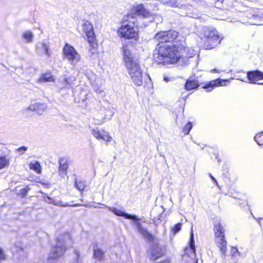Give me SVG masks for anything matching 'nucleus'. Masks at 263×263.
<instances>
[{"label":"nucleus","mask_w":263,"mask_h":263,"mask_svg":"<svg viewBox=\"0 0 263 263\" xmlns=\"http://www.w3.org/2000/svg\"><path fill=\"white\" fill-rule=\"evenodd\" d=\"M75 186L79 191L82 192L84 190L86 184L84 181L76 180L75 181Z\"/></svg>","instance_id":"bb28decb"},{"label":"nucleus","mask_w":263,"mask_h":263,"mask_svg":"<svg viewBox=\"0 0 263 263\" xmlns=\"http://www.w3.org/2000/svg\"><path fill=\"white\" fill-rule=\"evenodd\" d=\"M66 251L64 246H58L57 244L53 246L51 252L49 253L48 259L52 260L57 259L62 256Z\"/></svg>","instance_id":"9b49d317"},{"label":"nucleus","mask_w":263,"mask_h":263,"mask_svg":"<svg viewBox=\"0 0 263 263\" xmlns=\"http://www.w3.org/2000/svg\"><path fill=\"white\" fill-rule=\"evenodd\" d=\"M112 212L115 215L119 216H123V215H124V212L122 211H121L119 209H118L117 208H114L112 210Z\"/></svg>","instance_id":"72a5a7b5"},{"label":"nucleus","mask_w":263,"mask_h":263,"mask_svg":"<svg viewBox=\"0 0 263 263\" xmlns=\"http://www.w3.org/2000/svg\"><path fill=\"white\" fill-rule=\"evenodd\" d=\"M122 51L124 65L133 82L137 86H141L143 84V72L139 60L131 52L128 44L122 46Z\"/></svg>","instance_id":"f03ea898"},{"label":"nucleus","mask_w":263,"mask_h":263,"mask_svg":"<svg viewBox=\"0 0 263 263\" xmlns=\"http://www.w3.org/2000/svg\"><path fill=\"white\" fill-rule=\"evenodd\" d=\"M74 253L76 255L77 259H79L80 258V252L79 251L75 249L74 250Z\"/></svg>","instance_id":"4c0bfd02"},{"label":"nucleus","mask_w":263,"mask_h":263,"mask_svg":"<svg viewBox=\"0 0 263 263\" xmlns=\"http://www.w3.org/2000/svg\"><path fill=\"white\" fill-rule=\"evenodd\" d=\"M123 217L126 219H132V220H136V222L139 221V219L137 218V216L135 215H130V214L124 213Z\"/></svg>","instance_id":"7c9ffc66"},{"label":"nucleus","mask_w":263,"mask_h":263,"mask_svg":"<svg viewBox=\"0 0 263 263\" xmlns=\"http://www.w3.org/2000/svg\"><path fill=\"white\" fill-rule=\"evenodd\" d=\"M126 15L135 18H137L136 16H139L144 18H149L152 15L151 12L142 3L132 5Z\"/></svg>","instance_id":"0eeeda50"},{"label":"nucleus","mask_w":263,"mask_h":263,"mask_svg":"<svg viewBox=\"0 0 263 263\" xmlns=\"http://www.w3.org/2000/svg\"><path fill=\"white\" fill-rule=\"evenodd\" d=\"M249 83L255 84L258 81L263 80V72L258 70L249 71L247 73Z\"/></svg>","instance_id":"ddd939ff"},{"label":"nucleus","mask_w":263,"mask_h":263,"mask_svg":"<svg viewBox=\"0 0 263 263\" xmlns=\"http://www.w3.org/2000/svg\"><path fill=\"white\" fill-rule=\"evenodd\" d=\"M154 39L157 42L154 59L159 65L176 63L182 58V52L186 50L185 39L180 37V33L174 29L158 31Z\"/></svg>","instance_id":"f257e3e1"},{"label":"nucleus","mask_w":263,"mask_h":263,"mask_svg":"<svg viewBox=\"0 0 263 263\" xmlns=\"http://www.w3.org/2000/svg\"><path fill=\"white\" fill-rule=\"evenodd\" d=\"M232 249L233 250V251L234 252H237V249L236 248L233 247Z\"/></svg>","instance_id":"79ce46f5"},{"label":"nucleus","mask_w":263,"mask_h":263,"mask_svg":"<svg viewBox=\"0 0 263 263\" xmlns=\"http://www.w3.org/2000/svg\"><path fill=\"white\" fill-rule=\"evenodd\" d=\"M29 167L30 170H33L37 174H40L42 173V166L37 161H35L34 162H30L29 164Z\"/></svg>","instance_id":"aec40b11"},{"label":"nucleus","mask_w":263,"mask_h":263,"mask_svg":"<svg viewBox=\"0 0 263 263\" xmlns=\"http://www.w3.org/2000/svg\"><path fill=\"white\" fill-rule=\"evenodd\" d=\"M59 166L58 172L60 175H64L67 174V170L68 167V162L67 160L64 158H61L59 160Z\"/></svg>","instance_id":"a211bd4d"},{"label":"nucleus","mask_w":263,"mask_h":263,"mask_svg":"<svg viewBox=\"0 0 263 263\" xmlns=\"http://www.w3.org/2000/svg\"><path fill=\"white\" fill-rule=\"evenodd\" d=\"M63 57L69 61L73 63L80 60L81 56L74 48L71 45L66 43L63 48Z\"/></svg>","instance_id":"6e6552de"},{"label":"nucleus","mask_w":263,"mask_h":263,"mask_svg":"<svg viewBox=\"0 0 263 263\" xmlns=\"http://www.w3.org/2000/svg\"><path fill=\"white\" fill-rule=\"evenodd\" d=\"M159 263H170V259H166L159 262Z\"/></svg>","instance_id":"58836bf2"},{"label":"nucleus","mask_w":263,"mask_h":263,"mask_svg":"<svg viewBox=\"0 0 263 263\" xmlns=\"http://www.w3.org/2000/svg\"><path fill=\"white\" fill-rule=\"evenodd\" d=\"M205 49L210 50L220 44L221 40L217 32L214 29H206L202 37Z\"/></svg>","instance_id":"423d86ee"},{"label":"nucleus","mask_w":263,"mask_h":263,"mask_svg":"<svg viewBox=\"0 0 263 263\" xmlns=\"http://www.w3.org/2000/svg\"><path fill=\"white\" fill-rule=\"evenodd\" d=\"M215 80L217 87L224 86L230 83V80L228 79H221L220 78H218L215 79Z\"/></svg>","instance_id":"a878e982"},{"label":"nucleus","mask_w":263,"mask_h":263,"mask_svg":"<svg viewBox=\"0 0 263 263\" xmlns=\"http://www.w3.org/2000/svg\"><path fill=\"white\" fill-rule=\"evenodd\" d=\"M216 87V80H214L203 85L202 88L206 89L207 91H210Z\"/></svg>","instance_id":"5701e85b"},{"label":"nucleus","mask_w":263,"mask_h":263,"mask_svg":"<svg viewBox=\"0 0 263 263\" xmlns=\"http://www.w3.org/2000/svg\"><path fill=\"white\" fill-rule=\"evenodd\" d=\"M261 84H263V83H261Z\"/></svg>","instance_id":"a18cd8bd"},{"label":"nucleus","mask_w":263,"mask_h":263,"mask_svg":"<svg viewBox=\"0 0 263 263\" xmlns=\"http://www.w3.org/2000/svg\"><path fill=\"white\" fill-rule=\"evenodd\" d=\"M10 164V159L6 155L0 156V170L8 167Z\"/></svg>","instance_id":"412c9836"},{"label":"nucleus","mask_w":263,"mask_h":263,"mask_svg":"<svg viewBox=\"0 0 263 263\" xmlns=\"http://www.w3.org/2000/svg\"><path fill=\"white\" fill-rule=\"evenodd\" d=\"M190 247L192 250V252L195 255L196 254V248L195 246L194 235L193 232H191L190 235Z\"/></svg>","instance_id":"cd10ccee"},{"label":"nucleus","mask_w":263,"mask_h":263,"mask_svg":"<svg viewBox=\"0 0 263 263\" xmlns=\"http://www.w3.org/2000/svg\"><path fill=\"white\" fill-rule=\"evenodd\" d=\"M164 80L165 81H166V82H167V81H168V79H167L166 78H164Z\"/></svg>","instance_id":"37998d69"},{"label":"nucleus","mask_w":263,"mask_h":263,"mask_svg":"<svg viewBox=\"0 0 263 263\" xmlns=\"http://www.w3.org/2000/svg\"><path fill=\"white\" fill-rule=\"evenodd\" d=\"M221 179H224V177H221Z\"/></svg>","instance_id":"c03bdc74"},{"label":"nucleus","mask_w":263,"mask_h":263,"mask_svg":"<svg viewBox=\"0 0 263 263\" xmlns=\"http://www.w3.org/2000/svg\"><path fill=\"white\" fill-rule=\"evenodd\" d=\"M193 127L192 123L191 122H188L182 129V133L184 135H187L190 133V130Z\"/></svg>","instance_id":"393cba45"},{"label":"nucleus","mask_w":263,"mask_h":263,"mask_svg":"<svg viewBox=\"0 0 263 263\" xmlns=\"http://www.w3.org/2000/svg\"><path fill=\"white\" fill-rule=\"evenodd\" d=\"M6 259L5 253L2 248H0V260Z\"/></svg>","instance_id":"c9c22d12"},{"label":"nucleus","mask_w":263,"mask_h":263,"mask_svg":"<svg viewBox=\"0 0 263 263\" xmlns=\"http://www.w3.org/2000/svg\"><path fill=\"white\" fill-rule=\"evenodd\" d=\"M254 140L258 145H263V132L256 134L254 137Z\"/></svg>","instance_id":"c85d7f7f"},{"label":"nucleus","mask_w":263,"mask_h":263,"mask_svg":"<svg viewBox=\"0 0 263 263\" xmlns=\"http://www.w3.org/2000/svg\"><path fill=\"white\" fill-rule=\"evenodd\" d=\"M77 78L74 75H70L67 77L64 78L62 81V84L64 87H66L70 86L74 84V82L76 80Z\"/></svg>","instance_id":"6ab92c4d"},{"label":"nucleus","mask_w":263,"mask_h":263,"mask_svg":"<svg viewBox=\"0 0 263 263\" xmlns=\"http://www.w3.org/2000/svg\"><path fill=\"white\" fill-rule=\"evenodd\" d=\"M104 252L99 248H97L93 250V257L99 260H102L104 259Z\"/></svg>","instance_id":"4be33fe9"},{"label":"nucleus","mask_w":263,"mask_h":263,"mask_svg":"<svg viewBox=\"0 0 263 263\" xmlns=\"http://www.w3.org/2000/svg\"><path fill=\"white\" fill-rule=\"evenodd\" d=\"M82 30L85 34L84 37L89 44V52L91 55L98 54V44L92 24L87 20L85 21L82 24Z\"/></svg>","instance_id":"39448f33"},{"label":"nucleus","mask_w":263,"mask_h":263,"mask_svg":"<svg viewBox=\"0 0 263 263\" xmlns=\"http://www.w3.org/2000/svg\"><path fill=\"white\" fill-rule=\"evenodd\" d=\"M37 49L40 55L44 54L47 58H50L51 51L50 49V44L48 42H41L37 47Z\"/></svg>","instance_id":"4468645a"},{"label":"nucleus","mask_w":263,"mask_h":263,"mask_svg":"<svg viewBox=\"0 0 263 263\" xmlns=\"http://www.w3.org/2000/svg\"><path fill=\"white\" fill-rule=\"evenodd\" d=\"M30 190V187L28 185H26L25 187L21 189L18 193H17V195L25 197L27 194L28 192Z\"/></svg>","instance_id":"c756f323"},{"label":"nucleus","mask_w":263,"mask_h":263,"mask_svg":"<svg viewBox=\"0 0 263 263\" xmlns=\"http://www.w3.org/2000/svg\"><path fill=\"white\" fill-rule=\"evenodd\" d=\"M135 224L138 231L146 239L147 241L151 243L155 242L156 238L154 235L149 233L146 229L142 227L141 223L139 221L135 222Z\"/></svg>","instance_id":"f8f14e48"},{"label":"nucleus","mask_w":263,"mask_h":263,"mask_svg":"<svg viewBox=\"0 0 263 263\" xmlns=\"http://www.w3.org/2000/svg\"><path fill=\"white\" fill-rule=\"evenodd\" d=\"M199 86L200 83L197 78L193 79L190 78L186 80L184 84V89L186 91H191L198 88Z\"/></svg>","instance_id":"dca6fc26"},{"label":"nucleus","mask_w":263,"mask_h":263,"mask_svg":"<svg viewBox=\"0 0 263 263\" xmlns=\"http://www.w3.org/2000/svg\"><path fill=\"white\" fill-rule=\"evenodd\" d=\"M237 73H242L243 76L242 77L241 76H238L237 79L240 80L241 81H244V80L245 79V72L243 71H238Z\"/></svg>","instance_id":"f704fd0d"},{"label":"nucleus","mask_w":263,"mask_h":263,"mask_svg":"<svg viewBox=\"0 0 263 263\" xmlns=\"http://www.w3.org/2000/svg\"><path fill=\"white\" fill-rule=\"evenodd\" d=\"M28 149V147L25 146H21L16 149V152H18L19 155H22Z\"/></svg>","instance_id":"2f4dec72"},{"label":"nucleus","mask_w":263,"mask_h":263,"mask_svg":"<svg viewBox=\"0 0 263 263\" xmlns=\"http://www.w3.org/2000/svg\"><path fill=\"white\" fill-rule=\"evenodd\" d=\"M22 37L27 42H31L32 41L33 34L30 31H26L22 34Z\"/></svg>","instance_id":"b1692460"},{"label":"nucleus","mask_w":263,"mask_h":263,"mask_svg":"<svg viewBox=\"0 0 263 263\" xmlns=\"http://www.w3.org/2000/svg\"><path fill=\"white\" fill-rule=\"evenodd\" d=\"M119 37L124 39L137 40L139 38L138 21L137 18L124 15L121 26L118 28Z\"/></svg>","instance_id":"7ed1b4c3"},{"label":"nucleus","mask_w":263,"mask_h":263,"mask_svg":"<svg viewBox=\"0 0 263 263\" xmlns=\"http://www.w3.org/2000/svg\"><path fill=\"white\" fill-rule=\"evenodd\" d=\"M181 229V223H177L175 224L172 228V231L174 233H176L179 231Z\"/></svg>","instance_id":"473e14b6"},{"label":"nucleus","mask_w":263,"mask_h":263,"mask_svg":"<svg viewBox=\"0 0 263 263\" xmlns=\"http://www.w3.org/2000/svg\"><path fill=\"white\" fill-rule=\"evenodd\" d=\"M92 134L98 140H102L107 142L112 140V137L109 133L104 129L99 128H93L91 130Z\"/></svg>","instance_id":"9d476101"},{"label":"nucleus","mask_w":263,"mask_h":263,"mask_svg":"<svg viewBox=\"0 0 263 263\" xmlns=\"http://www.w3.org/2000/svg\"><path fill=\"white\" fill-rule=\"evenodd\" d=\"M47 105L45 103H35L30 104L27 108L28 110L35 112L39 115L42 114L46 110Z\"/></svg>","instance_id":"2eb2a0df"},{"label":"nucleus","mask_w":263,"mask_h":263,"mask_svg":"<svg viewBox=\"0 0 263 263\" xmlns=\"http://www.w3.org/2000/svg\"><path fill=\"white\" fill-rule=\"evenodd\" d=\"M57 243L64 244V241L63 238L58 237L57 238Z\"/></svg>","instance_id":"e433bc0d"},{"label":"nucleus","mask_w":263,"mask_h":263,"mask_svg":"<svg viewBox=\"0 0 263 263\" xmlns=\"http://www.w3.org/2000/svg\"><path fill=\"white\" fill-rule=\"evenodd\" d=\"M166 248L156 242L152 245L149 249V259L155 261L165 255Z\"/></svg>","instance_id":"1a4fd4ad"},{"label":"nucleus","mask_w":263,"mask_h":263,"mask_svg":"<svg viewBox=\"0 0 263 263\" xmlns=\"http://www.w3.org/2000/svg\"><path fill=\"white\" fill-rule=\"evenodd\" d=\"M210 177L212 178V179L214 181V182L216 183V184L217 185H218V182H217V180H216V179L213 176H212L211 175H210Z\"/></svg>","instance_id":"ea45409f"},{"label":"nucleus","mask_w":263,"mask_h":263,"mask_svg":"<svg viewBox=\"0 0 263 263\" xmlns=\"http://www.w3.org/2000/svg\"><path fill=\"white\" fill-rule=\"evenodd\" d=\"M225 231L221 221L219 219L215 220L213 224L214 242L222 254H225L227 250V241Z\"/></svg>","instance_id":"20e7f679"},{"label":"nucleus","mask_w":263,"mask_h":263,"mask_svg":"<svg viewBox=\"0 0 263 263\" xmlns=\"http://www.w3.org/2000/svg\"><path fill=\"white\" fill-rule=\"evenodd\" d=\"M37 82L39 83L44 82H54V76L52 75L50 71H47L41 74V76L38 78Z\"/></svg>","instance_id":"f3484780"},{"label":"nucleus","mask_w":263,"mask_h":263,"mask_svg":"<svg viewBox=\"0 0 263 263\" xmlns=\"http://www.w3.org/2000/svg\"><path fill=\"white\" fill-rule=\"evenodd\" d=\"M41 183L45 185V186H46L47 187H49L50 186V184L49 183H43V182H41Z\"/></svg>","instance_id":"a19ab883"}]
</instances>
